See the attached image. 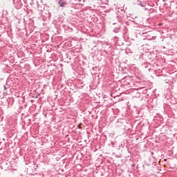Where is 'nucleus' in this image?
I'll return each instance as SVG.
<instances>
[{
  "label": "nucleus",
  "instance_id": "f257e3e1",
  "mask_svg": "<svg viewBox=\"0 0 177 177\" xmlns=\"http://www.w3.org/2000/svg\"><path fill=\"white\" fill-rule=\"evenodd\" d=\"M58 5H59L61 8H64V6L67 5V3L66 1H64L63 0H60L58 1Z\"/></svg>",
  "mask_w": 177,
  "mask_h": 177
},
{
  "label": "nucleus",
  "instance_id": "f03ea898",
  "mask_svg": "<svg viewBox=\"0 0 177 177\" xmlns=\"http://www.w3.org/2000/svg\"><path fill=\"white\" fill-rule=\"evenodd\" d=\"M159 177H162V174H160V176H158Z\"/></svg>",
  "mask_w": 177,
  "mask_h": 177
},
{
  "label": "nucleus",
  "instance_id": "7ed1b4c3",
  "mask_svg": "<svg viewBox=\"0 0 177 177\" xmlns=\"http://www.w3.org/2000/svg\"><path fill=\"white\" fill-rule=\"evenodd\" d=\"M81 126V124L78 125L79 128H80V127Z\"/></svg>",
  "mask_w": 177,
  "mask_h": 177
}]
</instances>
